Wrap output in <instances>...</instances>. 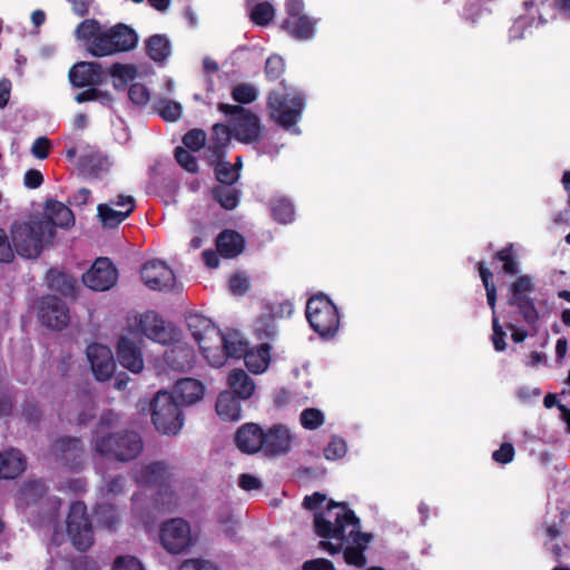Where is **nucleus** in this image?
Masks as SVG:
<instances>
[{
	"label": "nucleus",
	"mask_w": 570,
	"mask_h": 570,
	"mask_svg": "<svg viewBox=\"0 0 570 570\" xmlns=\"http://www.w3.org/2000/svg\"><path fill=\"white\" fill-rule=\"evenodd\" d=\"M326 498L320 493L306 497L303 504L315 509L314 527L317 535L323 538L321 547L330 554L343 550L346 563L356 567L365 564L364 550L371 541V535L360 531V520L354 512L343 503L328 502L322 505Z\"/></svg>",
	"instance_id": "obj_1"
},
{
	"label": "nucleus",
	"mask_w": 570,
	"mask_h": 570,
	"mask_svg": "<svg viewBox=\"0 0 570 570\" xmlns=\"http://www.w3.org/2000/svg\"><path fill=\"white\" fill-rule=\"evenodd\" d=\"M186 322L203 357L214 367L223 366L228 355H239L245 350V338L237 331L223 333L208 317L198 313L189 314Z\"/></svg>",
	"instance_id": "obj_2"
},
{
	"label": "nucleus",
	"mask_w": 570,
	"mask_h": 570,
	"mask_svg": "<svg viewBox=\"0 0 570 570\" xmlns=\"http://www.w3.org/2000/svg\"><path fill=\"white\" fill-rule=\"evenodd\" d=\"M75 36L83 41L88 52L95 57L128 51L137 45L138 40L136 32L125 24L104 30L95 19L83 20L77 27Z\"/></svg>",
	"instance_id": "obj_3"
},
{
	"label": "nucleus",
	"mask_w": 570,
	"mask_h": 570,
	"mask_svg": "<svg viewBox=\"0 0 570 570\" xmlns=\"http://www.w3.org/2000/svg\"><path fill=\"white\" fill-rule=\"evenodd\" d=\"M111 414L101 419L100 426L94 436V446L97 453L115 458L119 461H127L136 458L141 449L140 436L135 432L112 433L109 431L111 425Z\"/></svg>",
	"instance_id": "obj_4"
},
{
	"label": "nucleus",
	"mask_w": 570,
	"mask_h": 570,
	"mask_svg": "<svg viewBox=\"0 0 570 570\" xmlns=\"http://www.w3.org/2000/svg\"><path fill=\"white\" fill-rule=\"evenodd\" d=\"M55 236V229L47 220L14 224L11 229L12 244L18 255L26 258L38 257L45 245Z\"/></svg>",
	"instance_id": "obj_5"
},
{
	"label": "nucleus",
	"mask_w": 570,
	"mask_h": 570,
	"mask_svg": "<svg viewBox=\"0 0 570 570\" xmlns=\"http://www.w3.org/2000/svg\"><path fill=\"white\" fill-rule=\"evenodd\" d=\"M306 318L323 338L333 337L340 327V316L333 302L323 294L312 296L306 304Z\"/></svg>",
	"instance_id": "obj_6"
},
{
	"label": "nucleus",
	"mask_w": 570,
	"mask_h": 570,
	"mask_svg": "<svg viewBox=\"0 0 570 570\" xmlns=\"http://www.w3.org/2000/svg\"><path fill=\"white\" fill-rule=\"evenodd\" d=\"M151 419L157 431L176 435L184 425L183 414L168 391H159L151 402Z\"/></svg>",
	"instance_id": "obj_7"
},
{
	"label": "nucleus",
	"mask_w": 570,
	"mask_h": 570,
	"mask_svg": "<svg viewBox=\"0 0 570 570\" xmlns=\"http://www.w3.org/2000/svg\"><path fill=\"white\" fill-rule=\"evenodd\" d=\"M218 109L229 116L233 137L243 144H254L261 140L263 127L256 115L249 110L229 104H219Z\"/></svg>",
	"instance_id": "obj_8"
},
{
	"label": "nucleus",
	"mask_w": 570,
	"mask_h": 570,
	"mask_svg": "<svg viewBox=\"0 0 570 570\" xmlns=\"http://www.w3.org/2000/svg\"><path fill=\"white\" fill-rule=\"evenodd\" d=\"M126 331L136 337L141 335L163 345L174 340V327L151 311L130 317Z\"/></svg>",
	"instance_id": "obj_9"
},
{
	"label": "nucleus",
	"mask_w": 570,
	"mask_h": 570,
	"mask_svg": "<svg viewBox=\"0 0 570 570\" xmlns=\"http://www.w3.org/2000/svg\"><path fill=\"white\" fill-rule=\"evenodd\" d=\"M304 101L303 94L296 89L284 95L273 92L268 100L272 117L281 126L289 129L299 120Z\"/></svg>",
	"instance_id": "obj_10"
},
{
	"label": "nucleus",
	"mask_w": 570,
	"mask_h": 570,
	"mask_svg": "<svg viewBox=\"0 0 570 570\" xmlns=\"http://www.w3.org/2000/svg\"><path fill=\"white\" fill-rule=\"evenodd\" d=\"M67 534L71 543L80 551H85L94 543V530L81 502H75L70 507L67 518Z\"/></svg>",
	"instance_id": "obj_11"
},
{
	"label": "nucleus",
	"mask_w": 570,
	"mask_h": 570,
	"mask_svg": "<svg viewBox=\"0 0 570 570\" xmlns=\"http://www.w3.org/2000/svg\"><path fill=\"white\" fill-rule=\"evenodd\" d=\"M303 0H286L285 10L287 18L283 22L285 29L297 40H309L315 35L317 20L303 13Z\"/></svg>",
	"instance_id": "obj_12"
},
{
	"label": "nucleus",
	"mask_w": 570,
	"mask_h": 570,
	"mask_svg": "<svg viewBox=\"0 0 570 570\" xmlns=\"http://www.w3.org/2000/svg\"><path fill=\"white\" fill-rule=\"evenodd\" d=\"M160 542L170 553L185 551L194 543L189 523L180 518L163 523L160 528Z\"/></svg>",
	"instance_id": "obj_13"
},
{
	"label": "nucleus",
	"mask_w": 570,
	"mask_h": 570,
	"mask_svg": "<svg viewBox=\"0 0 570 570\" xmlns=\"http://www.w3.org/2000/svg\"><path fill=\"white\" fill-rule=\"evenodd\" d=\"M144 284L154 291H169L174 288L176 277L173 269L163 261L151 259L141 267Z\"/></svg>",
	"instance_id": "obj_14"
},
{
	"label": "nucleus",
	"mask_w": 570,
	"mask_h": 570,
	"mask_svg": "<svg viewBox=\"0 0 570 570\" xmlns=\"http://www.w3.org/2000/svg\"><path fill=\"white\" fill-rule=\"evenodd\" d=\"M118 279V273L108 258H98L82 275V282L94 291H108Z\"/></svg>",
	"instance_id": "obj_15"
},
{
	"label": "nucleus",
	"mask_w": 570,
	"mask_h": 570,
	"mask_svg": "<svg viewBox=\"0 0 570 570\" xmlns=\"http://www.w3.org/2000/svg\"><path fill=\"white\" fill-rule=\"evenodd\" d=\"M135 209V199L129 195H118L107 204L98 206V216L106 227H115L124 222Z\"/></svg>",
	"instance_id": "obj_16"
},
{
	"label": "nucleus",
	"mask_w": 570,
	"mask_h": 570,
	"mask_svg": "<svg viewBox=\"0 0 570 570\" xmlns=\"http://www.w3.org/2000/svg\"><path fill=\"white\" fill-rule=\"evenodd\" d=\"M87 358L98 381H107L116 370L111 350L107 345L94 343L87 347Z\"/></svg>",
	"instance_id": "obj_17"
},
{
	"label": "nucleus",
	"mask_w": 570,
	"mask_h": 570,
	"mask_svg": "<svg viewBox=\"0 0 570 570\" xmlns=\"http://www.w3.org/2000/svg\"><path fill=\"white\" fill-rule=\"evenodd\" d=\"M136 338L127 331L120 335L117 343V357L120 365L135 374L144 370V357Z\"/></svg>",
	"instance_id": "obj_18"
},
{
	"label": "nucleus",
	"mask_w": 570,
	"mask_h": 570,
	"mask_svg": "<svg viewBox=\"0 0 570 570\" xmlns=\"http://www.w3.org/2000/svg\"><path fill=\"white\" fill-rule=\"evenodd\" d=\"M38 316L43 325L53 330H61L69 322L67 306L56 296H46L40 301Z\"/></svg>",
	"instance_id": "obj_19"
},
{
	"label": "nucleus",
	"mask_w": 570,
	"mask_h": 570,
	"mask_svg": "<svg viewBox=\"0 0 570 570\" xmlns=\"http://www.w3.org/2000/svg\"><path fill=\"white\" fill-rule=\"evenodd\" d=\"M294 435L283 424L271 426L263 433V453L267 456L286 454L291 451Z\"/></svg>",
	"instance_id": "obj_20"
},
{
	"label": "nucleus",
	"mask_w": 570,
	"mask_h": 570,
	"mask_svg": "<svg viewBox=\"0 0 570 570\" xmlns=\"http://www.w3.org/2000/svg\"><path fill=\"white\" fill-rule=\"evenodd\" d=\"M69 79L75 87L97 86L102 82L104 72L97 62L80 61L70 69Z\"/></svg>",
	"instance_id": "obj_21"
},
{
	"label": "nucleus",
	"mask_w": 570,
	"mask_h": 570,
	"mask_svg": "<svg viewBox=\"0 0 570 570\" xmlns=\"http://www.w3.org/2000/svg\"><path fill=\"white\" fill-rule=\"evenodd\" d=\"M263 433L264 431L255 423H246L242 425L235 435L237 448L248 454L263 452Z\"/></svg>",
	"instance_id": "obj_22"
},
{
	"label": "nucleus",
	"mask_w": 570,
	"mask_h": 570,
	"mask_svg": "<svg viewBox=\"0 0 570 570\" xmlns=\"http://www.w3.org/2000/svg\"><path fill=\"white\" fill-rule=\"evenodd\" d=\"M228 357H244L246 367L254 374L264 373L271 362L269 346L262 344L254 348H247V342L245 341V350L239 355H228Z\"/></svg>",
	"instance_id": "obj_23"
},
{
	"label": "nucleus",
	"mask_w": 570,
	"mask_h": 570,
	"mask_svg": "<svg viewBox=\"0 0 570 570\" xmlns=\"http://www.w3.org/2000/svg\"><path fill=\"white\" fill-rule=\"evenodd\" d=\"M174 393L181 404L193 405L203 400L205 386L196 379H183L176 383Z\"/></svg>",
	"instance_id": "obj_24"
},
{
	"label": "nucleus",
	"mask_w": 570,
	"mask_h": 570,
	"mask_svg": "<svg viewBox=\"0 0 570 570\" xmlns=\"http://www.w3.org/2000/svg\"><path fill=\"white\" fill-rule=\"evenodd\" d=\"M166 363L174 370L185 371L190 368L195 355L193 350L186 343L175 342L173 346L165 353Z\"/></svg>",
	"instance_id": "obj_25"
},
{
	"label": "nucleus",
	"mask_w": 570,
	"mask_h": 570,
	"mask_svg": "<svg viewBox=\"0 0 570 570\" xmlns=\"http://www.w3.org/2000/svg\"><path fill=\"white\" fill-rule=\"evenodd\" d=\"M216 412L223 421H238L242 417V406L239 399L232 392H222L216 402Z\"/></svg>",
	"instance_id": "obj_26"
},
{
	"label": "nucleus",
	"mask_w": 570,
	"mask_h": 570,
	"mask_svg": "<svg viewBox=\"0 0 570 570\" xmlns=\"http://www.w3.org/2000/svg\"><path fill=\"white\" fill-rule=\"evenodd\" d=\"M26 469V460L20 451L9 450L0 453V478L13 479Z\"/></svg>",
	"instance_id": "obj_27"
},
{
	"label": "nucleus",
	"mask_w": 570,
	"mask_h": 570,
	"mask_svg": "<svg viewBox=\"0 0 570 570\" xmlns=\"http://www.w3.org/2000/svg\"><path fill=\"white\" fill-rule=\"evenodd\" d=\"M45 214L46 218L42 220L49 222L52 229L53 226L69 227L73 225L75 222L72 212L66 205L57 200H49L47 203Z\"/></svg>",
	"instance_id": "obj_28"
},
{
	"label": "nucleus",
	"mask_w": 570,
	"mask_h": 570,
	"mask_svg": "<svg viewBox=\"0 0 570 570\" xmlns=\"http://www.w3.org/2000/svg\"><path fill=\"white\" fill-rule=\"evenodd\" d=\"M217 249L222 256L233 258L244 249V238L234 230H224L216 240Z\"/></svg>",
	"instance_id": "obj_29"
},
{
	"label": "nucleus",
	"mask_w": 570,
	"mask_h": 570,
	"mask_svg": "<svg viewBox=\"0 0 570 570\" xmlns=\"http://www.w3.org/2000/svg\"><path fill=\"white\" fill-rule=\"evenodd\" d=\"M230 391L237 399L247 400L255 392L254 381L243 371L235 370L228 376Z\"/></svg>",
	"instance_id": "obj_30"
},
{
	"label": "nucleus",
	"mask_w": 570,
	"mask_h": 570,
	"mask_svg": "<svg viewBox=\"0 0 570 570\" xmlns=\"http://www.w3.org/2000/svg\"><path fill=\"white\" fill-rule=\"evenodd\" d=\"M168 474L167 468L164 463L155 462L149 465L141 466L136 474L138 483L157 484L163 483Z\"/></svg>",
	"instance_id": "obj_31"
},
{
	"label": "nucleus",
	"mask_w": 570,
	"mask_h": 570,
	"mask_svg": "<svg viewBox=\"0 0 570 570\" xmlns=\"http://www.w3.org/2000/svg\"><path fill=\"white\" fill-rule=\"evenodd\" d=\"M147 51L155 61L165 60L170 53V45L167 38L155 35L147 41Z\"/></svg>",
	"instance_id": "obj_32"
},
{
	"label": "nucleus",
	"mask_w": 570,
	"mask_h": 570,
	"mask_svg": "<svg viewBox=\"0 0 570 570\" xmlns=\"http://www.w3.org/2000/svg\"><path fill=\"white\" fill-rule=\"evenodd\" d=\"M110 76L115 79V88L120 89L136 79L137 69L132 65L114 63L110 68Z\"/></svg>",
	"instance_id": "obj_33"
},
{
	"label": "nucleus",
	"mask_w": 570,
	"mask_h": 570,
	"mask_svg": "<svg viewBox=\"0 0 570 570\" xmlns=\"http://www.w3.org/2000/svg\"><path fill=\"white\" fill-rule=\"evenodd\" d=\"M47 279L51 288L57 289L65 295L73 294L76 286L73 277L57 271H50L47 275Z\"/></svg>",
	"instance_id": "obj_34"
},
{
	"label": "nucleus",
	"mask_w": 570,
	"mask_h": 570,
	"mask_svg": "<svg viewBox=\"0 0 570 570\" xmlns=\"http://www.w3.org/2000/svg\"><path fill=\"white\" fill-rule=\"evenodd\" d=\"M56 448L57 451L61 452V459L66 461L67 464L71 463V466L75 465L77 459H79L82 453L80 443L76 439L61 440L57 443Z\"/></svg>",
	"instance_id": "obj_35"
},
{
	"label": "nucleus",
	"mask_w": 570,
	"mask_h": 570,
	"mask_svg": "<svg viewBox=\"0 0 570 570\" xmlns=\"http://www.w3.org/2000/svg\"><path fill=\"white\" fill-rule=\"evenodd\" d=\"M215 199L225 209H234L238 204V191L232 185L223 184L214 189Z\"/></svg>",
	"instance_id": "obj_36"
},
{
	"label": "nucleus",
	"mask_w": 570,
	"mask_h": 570,
	"mask_svg": "<svg viewBox=\"0 0 570 570\" xmlns=\"http://www.w3.org/2000/svg\"><path fill=\"white\" fill-rule=\"evenodd\" d=\"M509 304L512 306H515L519 308L520 314L522 315L524 322L530 325L534 326L537 322L539 321V313L530 298L519 299L510 298Z\"/></svg>",
	"instance_id": "obj_37"
},
{
	"label": "nucleus",
	"mask_w": 570,
	"mask_h": 570,
	"mask_svg": "<svg viewBox=\"0 0 570 570\" xmlns=\"http://www.w3.org/2000/svg\"><path fill=\"white\" fill-rule=\"evenodd\" d=\"M478 269L480 273V277L487 291V299L488 304L492 309L493 317L495 316V302H497V288L495 285L491 282L492 272L484 265V263L478 264Z\"/></svg>",
	"instance_id": "obj_38"
},
{
	"label": "nucleus",
	"mask_w": 570,
	"mask_h": 570,
	"mask_svg": "<svg viewBox=\"0 0 570 570\" xmlns=\"http://www.w3.org/2000/svg\"><path fill=\"white\" fill-rule=\"evenodd\" d=\"M275 16L274 7L269 2H259L252 7L250 19L258 26L268 24Z\"/></svg>",
	"instance_id": "obj_39"
},
{
	"label": "nucleus",
	"mask_w": 570,
	"mask_h": 570,
	"mask_svg": "<svg viewBox=\"0 0 570 570\" xmlns=\"http://www.w3.org/2000/svg\"><path fill=\"white\" fill-rule=\"evenodd\" d=\"M272 212L274 218L282 223H291L294 218V208L291 202L286 198H277L272 205Z\"/></svg>",
	"instance_id": "obj_40"
},
{
	"label": "nucleus",
	"mask_w": 570,
	"mask_h": 570,
	"mask_svg": "<svg viewBox=\"0 0 570 570\" xmlns=\"http://www.w3.org/2000/svg\"><path fill=\"white\" fill-rule=\"evenodd\" d=\"M233 136L232 127L216 124L213 127L212 144L214 145L215 154L219 156V151L223 147L227 146Z\"/></svg>",
	"instance_id": "obj_41"
},
{
	"label": "nucleus",
	"mask_w": 570,
	"mask_h": 570,
	"mask_svg": "<svg viewBox=\"0 0 570 570\" xmlns=\"http://www.w3.org/2000/svg\"><path fill=\"white\" fill-rule=\"evenodd\" d=\"M257 96L256 87L250 83L236 85L232 90L233 99L240 104H250L256 100Z\"/></svg>",
	"instance_id": "obj_42"
},
{
	"label": "nucleus",
	"mask_w": 570,
	"mask_h": 570,
	"mask_svg": "<svg viewBox=\"0 0 570 570\" xmlns=\"http://www.w3.org/2000/svg\"><path fill=\"white\" fill-rule=\"evenodd\" d=\"M533 289H534V284L530 276H528V275L519 276L512 283V285L510 287V291H511L510 298H515V297H518L519 299L529 298L525 294L533 292Z\"/></svg>",
	"instance_id": "obj_43"
},
{
	"label": "nucleus",
	"mask_w": 570,
	"mask_h": 570,
	"mask_svg": "<svg viewBox=\"0 0 570 570\" xmlns=\"http://www.w3.org/2000/svg\"><path fill=\"white\" fill-rule=\"evenodd\" d=\"M299 422L304 429L315 430L324 423V414L318 409H305L301 413Z\"/></svg>",
	"instance_id": "obj_44"
},
{
	"label": "nucleus",
	"mask_w": 570,
	"mask_h": 570,
	"mask_svg": "<svg viewBox=\"0 0 570 570\" xmlns=\"http://www.w3.org/2000/svg\"><path fill=\"white\" fill-rule=\"evenodd\" d=\"M217 179L222 184L232 185L239 178L238 169L228 161H219L215 168Z\"/></svg>",
	"instance_id": "obj_45"
},
{
	"label": "nucleus",
	"mask_w": 570,
	"mask_h": 570,
	"mask_svg": "<svg viewBox=\"0 0 570 570\" xmlns=\"http://www.w3.org/2000/svg\"><path fill=\"white\" fill-rule=\"evenodd\" d=\"M96 517L98 523L106 529H112L118 522V514L111 505L99 504L96 509Z\"/></svg>",
	"instance_id": "obj_46"
},
{
	"label": "nucleus",
	"mask_w": 570,
	"mask_h": 570,
	"mask_svg": "<svg viewBox=\"0 0 570 570\" xmlns=\"http://www.w3.org/2000/svg\"><path fill=\"white\" fill-rule=\"evenodd\" d=\"M157 109L160 116L167 121H175L181 115V105L177 101L163 99L158 102Z\"/></svg>",
	"instance_id": "obj_47"
},
{
	"label": "nucleus",
	"mask_w": 570,
	"mask_h": 570,
	"mask_svg": "<svg viewBox=\"0 0 570 570\" xmlns=\"http://www.w3.org/2000/svg\"><path fill=\"white\" fill-rule=\"evenodd\" d=\"M347 451L346 443L341 438H332L326 448L324 449V455L327 460L342 459Z\"/></svg>",
	"instance_id": "obj_48"
},
{
	"label": "nucleus",
	"mask_w": 570,
	"mask_h": 570,
	"mask_svg": "<svg viewBox=\"0 0 570 570\" xmlns=\"http://www.w3.org/2000/svg\"><path fill=\"white\" fill-rule=\"evenodd\" d=\"M512 250H513V245L511 244L509 247L501 249L497 254L498 259L503 263L504 273L510 274V275L517 274L519 271L518 262L515 261V257H514Z\"/></svg>",
	"instance_id": "obj_49"
},
{
	"label": "nucleus",
	"mask_w": 570,
	"mask_h": 570,
	"mask_svg": "<svg viewBox=\"0 0 570 570\" xmlns=\"http://www.w3.org/2000/svg\"><path fill=\"white\" fill-rule=\"evenodd\" d=\"M184 145L194 150H200L206 142V134L200 129H193L183 137Z\"/></svg>",
	"instance_id": "obj_50"
},
{
	"label": "nucleus",
	"mask_w": 570,
	"mask_h": 570,
	"mask_svg": "<svg viewBox=\"0 0 570 570\" xmlns=\"http://www.w3.org/2000/svg\"><path fill=\"white\" fill-rule=\"evenodd\" d=\"M175 157L178 164L187 171L195 173L197 170L196 158L189 151L178 147L175 151Z\"/></svg>",
	"instance_id": "obj_51"
},
{
	"label": "nucleus",
	"mask_w": 570,
	"mask_h": 570,
	"mask_svg": "<svg viewBox=\"0 0 570 570\" xmlns=\"http://www.w3.org/2000/svg\"><path fill=\"white\" fill-rule=\"evenodd\" d=\"M112 570H145V568L137 558L121 556L115 560Z\"/></svg>",
	"instance_id": "obj_52"
},
{
	"label": "nucleus",
	"mask_w": 570,
	"mask_h": 570,
	"mask_svg": "<svg viewBox=\"0 0 570 570\" xmlns=\"http://www.w3.org/2000/svg\"><path fill=\"white\" fill-rule=\"evenodd\" d=\"M284 60L279 56H271L265 66L266 76L271 79H277L284 71Z\"/></svg>",
	"instance_id": "obj_53"
},
{
	"label": "nucleus",
	"mask_w": 570,
	"mask_h": 570,
	"mask_svg": "<svg viewBox=\"0 0 570 570\" xmlns=\"http://www.w3.org/2000/svg\"><path fill=\"white\" fill-rule=\"evenodd\" d=\"M255 333L259 338H271L276 335V326L272 318L259 320L255 324Z\"/></svg>",
	"instance_id": "obj_54"
},
{
	"label": "nucleus",
	"mask_w": 570,
	"mask_h": 570,
	"mask_svg": "<svg viewBox=\"0 0 570 570\" xmlns=\"http://www.w3.org/2000/svg\"><path fill=\"white\" fill-rule=\"evenodd\" d=\"M492 330H493L492 342H493L495 351H498V352L504 351L505 346H507L505 340H504L505 333H504L502 326L500 325L497 316L492 317Z\"/></svg>",
	"instance_id": "obj_55"
},
{
	"label": "nucleus",
	"mask_w": 570,
	"mask_h": 570,
	"mask_svg": "<svg viewBox=\"0 0 570 570\" xmlns=\"http://www.w3.org/2000/svg\"><path fill=\"white\" fill-rule=\"evenodd\" d=\"M129 98L136 105H145L149 100V91L141 83H134L129 88Z\"/></svg>",
	"instance_id": "obj_56"
},
{
	"label": "nucleus",
	"mask_w": 570,
	"mask_h": 570,
	"mask_svg": "<svg viewBox=\"0 0 570 570\" xmlns=\"http://www.w3.org/2000/svg\"><path fill=\"white\" fill-rule=\"evenodd\" d=\"M178 570H218L209 560L189 559L181 563Z\"/></svg>",
	"instance_id": "obj_57"
},
{
	"label": "nucleus",
	"mask_w": 570,
	"mask_h": 570,
	"mask_svg": "<svg viewBox=\"0 0 570 570\" xmlns=\"http://www.w3.org/2000/svg\"><path fill=\"white\" fill-rule=\"evenodd\" d=\"M51 142L46 137H39L35 140L31 147V154L38 159H45L48 157Z\"/></svg>",
	"instance_id": "obj_58"
},
{
	"label": "nucleus",
	"mask_w": 570,
	"mask_h": 570,
	"mask_svg": "<svg viewBox=\"0 0 570 570\" xmlns=\"http://www.w3.org/2000/svg\"><path fill=\"white\" fill-rule=\"evenodd\" d=\"M514 448L510 443H504L501 448L493 452L492 458L495 462L507 464L513 460Z\"/></svg>",
	"instance_id": "obj_59"
},
{
	"label": "nucleus",
	"mask_w": 570,
	"mask_h": 570,
	"mask_svg": "<svg viewBox=\"0 0 570 570\" xmlns=\"http://www.w3.org/2000/svg\"><path fill=\"white\" fill-rule=\"evenodd\" d=\"M249 286L248 278L245 275L236 274L229 279V289L235 295L244 294Z\"/></svg>",
	"instance_id": "obj_60"
},
{
	"label": "nucleus",
	"mask_w": 570,
	"mask_h": 570,
	"mask_svg": "<svg viewBox=\"0 0 570 570\" xmlns=\"http://www.w3.org/2000/svg\"><path fill=\"white\" fill-rule=\"evenodd\" d=\"M13 258V250L8 236L3 229L0 228V262H10Z\"/></svg>",
	"instance_id": "obj_61"
},
{
	"label": "nucleus",
	"mask_w": 570,
	"mask_h": 570,
	"mask_svg": "<svg viewBox=\"0 0 570 570\" xmlns=\"http://www.w3.org/2000/svg\"><path fill=\"white\" fill-rule=\"evenodd\" d=\"M238 485L245 491H253L261 489L262 482L252 474H242L238 479Z\"/></svg>",
	"instance_id": "obj_62"
},
{
	"label": "nucleus",
	"mask_w": 570,
	"mask_h": 570,
	"mask_svg": "<svg viewBox=\"0 0 570 570\" xmlns=\"http://www.w3.org/2000/svg\"><path fill=\"white\" fill-rule=\"evenodd\" d=\"M302 570H335L331 561L320 558L305 561Z\"/></svg>",
	"instance_id": "obj_63"
},
{
	"label": "nucleus",
	"mask_w": 570,
	"mask_h": 570,
	"mask_svg": "<svg viewBox=\"0 0 570 570\" xmlns=\"http://www.w3.org/2000/svg\"><path fill=\"white\" fill-rule=\"evenodd\" d=\"M43 181L42 174L37 169H29L24 174L23 183L27 188H38Z\"/></svg>",
	"instance_id": "obj_64"
}]
</instances>
